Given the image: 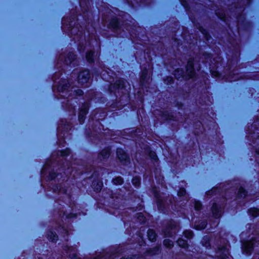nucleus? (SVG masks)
Segmentation results:
<instances>
[{
	"instance_id": "1",
	"label": "nucleus",
	"mask_w": 259,
	"mask_h": 259,
	"mask_svg": "<svg viewBox=\"0 0 259 259\" xmlns=\"http://www.w3.org/2000/svg\"><path fill=\"white\" fill-rule=\"evenodd\" d=\"M259 244V236L250 241H246L242 244V249L243 252L246 254H250L253 248L256 243Z\"/></svg>"
},
{
	"instance_id": "37",
	"label": "nucleus",
	"mask_w": 259,
	"mask_h": 259,
	"mask_svg": "<svg viewBox=\"0 0 259 259\" xmlns=\"http://www.w3.org/2000/svg\"><path fill=\"white\" fill-rule=\"evenodd\" d=\"M107 256L106 255L98 256L96 259H106Z\"/></svg>"
},
{
	"instance_id": "32",
	"label": "nucleus",
	"mask_w": 259,
	"mask_h": 259,
	"mask_svg": "<svg viewBox=\"0 0 259 259\" xmlns=\"http://www.w3.org/2000/svg\"><path fill=\"white\" fill-rule=\"evenodd\" d=\"M73 92H75L76 95L77 96H80L82 95L83 93V92L80 89L74 90Z\"/></svg>"
},
{
	"instance_id": "13",
	"label": "nucleus",
	"mask_w": 259,
	"mask_h": 259,
	"mask_svg": "<svg viewBox=\"0 0 259 259\" xmlns=\"http://www.w3.org/2000/svg\"><path fill=\"white\" fill-rule=\"evenodd\" d=\"M95 57V53L93 51L88 52L86 55L87 60L89 62H93Z\"/></svg>"
},
{
	"instance_id": "3",
	"label": "nucleus",
	"mask_w": 259,
	"mask_h": 259,
	"mask_svg": "<svg viewBox=\"0 0 259 259\" xmlns=\"http://www.w3.org/2000/svg\"><path fill=\"white\" fill-rule=\"evenodd\" d=\"M229 246L227 244H225L224 246L219 248V250L217 253L219 254L218 256L222 259H226L229 258Z\"/></svg>"
},
{
	"instance_id": "26",
	"label": "nucleus",
	"mask_w": 259,
	"mask_h": 259,
	"mask_svg": "<svg viewBox=\"0 0 259 259\" xmlns=\"http://www.w3.org/2000/svg\"><path fill=\"white\" fill-rule=\"evenodd\" d=\"M60 153L62 156L68 155L70 154V150L69 149H66L64 150L61 151Z\"/></svg>"
},
{
	"instance_id": "34",
	"label": "nucleus",
	"mask_w": 259,
	"mask_h": 259,
	"mask_svg": "<svg viewBox=\"0 0 259 259\" xmlns=\"http://www.w3.org/2000/svg\"><path fill=\"white\" fill-rule=\"evenodd\" d=\"M105 72H106V71H103L102 72V73H101V76H102V78H103L104 80H107V81H108V80H109L110 78H109V77H106L105 76Z\"/></svg>"
},
{
	"instance_id": "27",
	"label": "nucleus",
	"mask_w": 259,
	"mask_h": 259,
	"mask_svg": "<svg viewBox=\"0 0 259 259\" xmlns=\"http://www.w3.org/2000/svg\"><path fill=\"white\" fill-rule=\"evenodd\" d=\"M138 214V219L139 220V222L142 223L145 222L146 219L143 214L142 213H139Z\"/></svg>"
},
{
	"instance_id": "20",
	"label": "nucleus",
	"mask_w": 259,
	"mask_h": 259,
	"mask_svg": "<svg viewBox=\"0 0 259 259\" xmlns=\"http://www.w3.org/2000/svg\"><path fill=\"white\" fill-rule=\"evenodd\" d=\"M184 235L187 239H190L193 236V233L191 231L187 230L184 232Z\"/></svg>"
},
{
	"instance_id": "29",
	"label": "nucleus",
	"mask_w": 259,
	"mask_h": 259,
	"mask_svg": "<svg viewBox=\"0 0 259 259\" xmlns=\"http://www.w3.org/2000/svg\"><path fill=\"white\" fill-rule=\"evenodd\" d=\"M186 194V191L184 189H180L178 192V195L179 196H184Z\"/></svg>"
},
{
	"instance_id": "5",
	"label": "nucleus",
	"mask_w": 259,
	"mask_h": 259,
	"mask_svg": "<svg viewBox=\"0 0 259 259\" xmlns=\"http://www.w3.org/2000/svg\"><path fill=\"white\" fill-rule=\"evenodd\" d=\"M117 155L118 159L126 163L128 161L129 157L126 153L121 149H118L117 150Z\"/></svg>"
},
{
	"instance_id": "14",
	"label": "nucleus",
	"mask_w": 259,
	"mask_h": 259,
	"mask_svg": "<svg viewBox=\"0 0 259 259\" xmlns=\"http://www.w3.org/2000/svg\"><path fill=\"white\" fill-rule=\"evenodd\" d=\"M250 215L253 217H257L259 215V209L256 208H251L248 210Z\"/></svg>"
},
{
	"instance_id": "8",
	"label": "nucleus",
	"mask_w": 259,
	"mask_h": 259,
	"mask_svg": "<svg viewBox=\"0 0 259 259\" xmlns=\"http://www.w3.org/2000/svg\"><path fill=\"white\" fill-rule=\"evenodd\" d=\"M75 59V55L72 52H70L65 59L64 62L66 64H71Z\"/></svg>"
},
{
	"instance_id": "36",
	"label": "nucleus",
	"mask_w": 259,
	"mask_h": 259,
	"mask_svg": "<svg viewBox=\"0 0 259 259\" xmlns=\"http://www.w3.org/2000/svg\"><path fill=\"white\" fill-rule=\"evenodd\" d=\"M58 192H59V193H65L66 191L64 188H60L59 190H58Z\"/></svg>"
},
{
	"instance_id": "17",
	"label": "nucleus",
	"mask_w": 259,
	"mask_h": 259,
	"mask_svg": "<svg viewBox=\"0 0 259 259\" xmlns=\"http://www.w3.org/2000/svg\"><path fill=\"white\" fill-rule=\"evenodd\" d=\"M113 182L115 185H120L122 183L123 180L121 177H118L113 179Z\"/></svg>"
},
{
	"instance_id": "35",
	"label": "nucleus",
	"mask_w": 259,
	"mask_h": 259,
	"mask_svg": "<svg viewBox=\"0 0 259 259\" xmlns=\"http://www.w3.org/2000/svg\"><path fill=\"white\" fill-rule=\"evenodd\" d=\"M98 187L96 188V191H99L101 190L102 187V184L101 183H98L97 184Z\"/></svg>"
},
{
	"instance_id": "28",
	"label": "nucleus",
	"mask_w": 259,
	"mask_h": 259,
	"mask_svg": "<svg viewBox=\"0 0 259 259\" xmlns=\"http://www.w3.org/2000/svg\"><path fill=\"white\" fill-rule=\"evenodd\" d=\"M194 208L196 210H198L201 207V204L200 202L194 201Z\"/></svg>"
},
{
	"instance_id": "39",
	"label": "nucleus",
	"mask_w": 259,
	"mask_h": 259,
	"mask_svg": "<svg viewBox=\"0 0 259 259\" xmlns=\"http://www.w3.org/2000/svg\"><path fill=\"white\" fill-rule=\"evenodd\" d=\"M58 144H59V145L61 144V141L60 140H59V143Z\"/></svg>"
},
{
	"instance_id": "24",
	"label": "nucleus",
	"mask_w": 259,
	"mask_h": 259,
	"mask_svg": "<svg viewBox=\"0 0 259 259\" xmlns=\"http://www.w3.org/2000/svg\"><path fill=\"white\" fill-rule=\"evenodd\" d=\"M70 84L69 86H68V85L67 84H64L62 86V85L60 84V85L59 87V91L64 92L65 91L68 90V88L70 87Z\"/></svg>"
},
{
	"instance_id": "19",
	"label": "nucleus",
	"mask_w": 259,
	"mask_h": 259,
	"mask_svg": "<svg viewBox=\"0 0 259 259\" xmlns=\"http://www.w3.org/2000/svg\"><path fill=\"white\" fill-rule=\"evenodd\" d=\"M150 72L148 70H143L142 72V74L141 76V78L142 80H144L147 77H150Z\"/></svg>"
},
{
	"instance_id": "9",
	"label": "nucleus",
	"mask_w": 259,
	"mask_h": 259,
	"mask_svg": "<svg viewBox=\"0 0 259 259\" xmlns=\"http://www.w3.org/2000/svg\"><path fill=\"white\" fill-rule=\"evenodd\" d=\"M71 33L74 35H82L83 33V29L82 27L79 29L77 27H74L71 29Z\"/></svg>"
},
{
	"instance_id": "23",
	"label": "nucleus",
	"mask_w": 259,
	"mask_h": 259,
	"mask_svg": "<svg viewBox=\"0 0 259 259\" xmlns=\"http://www.w3.org/2000/svg\"><path fill=\"white\" fill-rule=\"evenodd\" d=\"M238 196L239 197H243L246 196V191L243 188H240L238 191Z\"/></svg>"
},
{
	"instance_id": "22",
	"label": "nucleus",
	"mask_w": 259,
	"mask_h": 259,
	"mask_svg": "<svg viewBox=\"0 0 259 259\" xmlns=\"http://www.w3.org/2000/svg\"><path fill=\"white\" fill-rule=\"evenodd\" d=\"M206 224L205 222H202L200 225L195 224V227L197 230H201L205 228Z\"/></svg>"
},
{
	"instance_id": "30",
	"label": "nucleus",
	"mask_w": 259,
	"mask_h": 259,
	"mask_svg": "<svg viewBox=\"0 0 259 259\" xmlns=\"http://www.w3.org/2000/svg\"><path fill=\"white\" fill-rule=\"evenodd\" d=\"M150 157L154 160H157V157L156 155L155 154V153L154 152H151L150 153Z\"/></svg>"
},
{
	"instance_id": "15",
	"label": "nucleus",
	"mask_w": 259,
	"mask_h": 259,
	"mask_svg": "<svg viewBox=\"0 0 259 259\" xmlns=\"http://www.w3.org/2000/svg\"><path fill=\"white\" fill-rule=\"evenodd\" d=\"M178 244L182 247H186L187 246V242L186 240L180 239L177 241Z\"/></svg>"
},
{
	"instance_id": "2",
	"label": "nucleus",
	"mask_w": 259,
	"mask_h": 259,
	"mask_svg": "<svg viewBox=\"0 0 259 259\" xmlns=\"http://www.w3.org/2000/svg\"><path fill=\"white\" fill-rule=\"evenodd\" d=\"M90 74L88 70H84L80 72L78 76V83L83 86L84 84L89 82Z\"/></svg>"
},
{
	"instance_id": "16",
	"label": "nucleus",
	"mask_w": 259,
	"mask_h": 259,
	"mask_svg": "<svg viewBox=\"0 0 259 259\" xmlns=\"http://www.w3.org/2000/svg\"><path fill=\"white\" fill-rule=\"evenodd\" d=\"M132 183L135 187H138L140 184V179L139 177H134L132 180Z\"/></svg>"
},
{
	"instance_id": "25",
	"label": "nucleus",
	"mask_w": 259,
	"mask_h": 259,
	"mask_svg": "<svg viewBox=\"0 0 259 259\" xmlns=\"http://www.w3.org/2000/svg\"><path fill=\"white\" fill-rule=\"evenodd\" d=\"M118 90H122L124 87V82L122 80H119L116 84Z\"/></svg>"
},
{
	"instance_id": "4",
	"label": "nucleus",
	"mask_w": 259,
	"mask_h": 259,
	"mask_svg": "<svg viewBox=\"0 0 259 259\" xmlns=\"http://www.w3.org/2000/svg\"><path fill=\"white\" fill-rule=\"evenodd\" d=\"M88 109L89 104L88 103L83 104L80 108L78 114V120L80 123H82L84 120Z\"/></svg>"
},
{
	"instance_id": "21",
	"label": "nucleus",
	"mask_w": 259,
	"mask_h": 259,
	"mask_svg": "<svg viewBox=\"0 0 259 259\" xmlns=\"http://www.w3.org/2000/svg\"><path fill=\"white\" fill-rule=\"evenodd\" d=\"M51 235H48V238L52 241H55L57 240V236L56 234L51 232Z\"/></svg>"
},
{
	"instance_id": "40",
	"label": "nucleus",
	"mask_w": 259,
	"mask_h": 259,
	"mask_svg": "<svg viewBox=\"0 0 259 259\" xmlns=\"http://www.w3.org/2000/svg\"><path fill=\"white\" fill-rule=\"evenodd\" d=\"M74 257H75V256H74V255H73V257L74 259H75V258H74Z\"/></svg>"
},
{
	"instance_id": "7",
	"label": "nucleus",
	"mask_w": 259,
	"mask_h": 259,
	"mask_svg": "<svg viewBox=\"0 0 259 259\" xmlns=\"http://www.w3.org/2000/svg\"><path fill=\"white\" fill-rule=\"evenodd\" d=\"M212 211L215 218H219L221 215L220 207L217 204H214L212 206Z\"/></svg>"
},
{
	"instance_id": "11",
	"label": "nucleus",
	"mask_w": 259,
	"mask_h": 259,
	"mask_svg": "<svg viewBox=\"0 0 259 259\" xmlns=\"http://www.w3.org/2000/svg\"><path fill=\"white\" fill-rule=\"evenodd\" d=\"M110 151L108 149H104L102 151L99 155V158L101 160L104 159L109 156Z\"/></svg>"
},
{
	"instance_id": "38",
	"label": "nucleus",
	"mask_w": 259,
	"mask_h": 259,
	"mask_svg": "<svg viewBox=\"0 0 259 259\" xmlns=\"http://www.w3.org/2000/svg\"><path fill=\"white\" fill-rule=\"evenodd\" d=\"M57 177V176H54V175H51V179H55V178L56 177Z\"/></svg>"
},
{
	"instance_id": "33",
	"label": "nucleus",
	"mask_w": 259,
	"mask_h": 259,
	"mask_svg": "<svg viewBox=\"0 0 259 259\" xmlns=\"http://www.w3.org/2000/svg\"><path fill=\"white\" fill-rule=\"evenodd\" d=\"M71 250H72V248L71 247H69L68 249L67 253H68V255L70 257L73 258V255H75V254L74 253H71Z\"/></svg>"
},
{
	"instance_id": "31",
	"label": "nucleus",
	"mask_w": 259,
	"mask_h": 259,
	"mask_svg": "<svg viewBox=\"0 0 259 259\" xmlns=\"http://www.w3.org/2000/svg\"><path fill=\"white\" fill-rule=\"evenodd\" d=\"M87 3H89V0H80L79 3L80 7L83 8L84 6L86 5Z\"/></svg>"
},
{
	"instance_id": "10",
	"label": "nucleus",
	"mask_w": 259,
	"mask_h": 259,
	"mask_svg": "<svg viewBox=\"0 0 259 259\" xmlns=\"http://www.w3.org/2000/svg\"><path fill=\"white\" fill-rule=\"evenodd\" d=\"M107 25L110 28H112L114 29H116L119 27V22L117 19H114L112 20Z\"/></svg>"
},
{
	"instance_id": "6",
	"label": "nucleus",
	"mask_w": 259,
	"mask_h": 259,
	"mask_svg": "<svg viewBox=\"0 0 259 259\" xmlns=\"http://www.w3.org/2000/svg\"><path fill=\"white\" fill-rule=\"evenodd\" d=\"M187 73L190 78L193 77L194 75V71L193 68V63L192 61H189L186 67Z\"/></svg>"
},
{
	"instance_id": "18",
	"label": "nucleus",
	"mask_w": 259,
	"mask_h": 259,
	"mask_svg": "<svg viewBox=\"0 0 259 259\" xmlns=\"http://www.w3.org/2000/svg\"><path fill=\"white\" fill-rule=\"evenodd\" d=\"M164 245L167 247H171L173 246V242L168 239H166L163 241Z\"/></svg>"
},
{
	"instance_id": "12",
	"label": "nucleus",
	"mask_w": 259,
	"mask_h": 259,
	"mask_svg": "<svg viewBox=\"0 0 259 259\" xmlns=\"http://www.w3.org/2000/svg\"><path fill=\"white\" fill-rule=\"evenodd\" d=\"M147 235L149 239L151 241H154L156 239V233L153 230H149L147 232Z\"/></svg>"
},
{
	"instance_id": "41",
	"label": "nucleus",
	"mask_w": 259,
	"mask_h": 259,
	"mask_svg": "<svg viewBox=\"0 0 259 259\" xmlns=\"http://www.w3.org/2000/svg\"><path fill=\"white\" fill-rule=\"evenodd\" d=\"M257 153L259 154V151H257Z\"/></svg>"
}]
</instances>
